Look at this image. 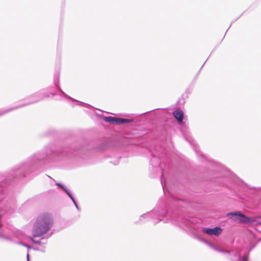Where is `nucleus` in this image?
Returning a JSON list of instances; mask_svg holds the SVG:
<instances>
[{
  "instance_id": "a878e982",
  "label": "nucleus",
  "mask_w": 261,
  "mask_h": 261,
  "mask_svg": "<svg viewBox=\"0 0 261 261\" xmlns=\"http://www.w3.org/2000/svg\"><path fill=\"white\" fill-rule=\"evenodd\" d=\"M78 102L80 103H83V102H82L81 101H78Z\"/></svg>"
},
{
  "instance_id": "a211bd4d",
  "label": "nucleus",
  "mask_w": 261,
  "mask_h": 261,
  "mask_svg": "<svg viewBox=\"0 0 261 261\" xmlns=\"http://www.w3.org/2000/svg\"><path fill=\"white\" fill-rule=\"evenodd\" d=\"M206 244L213 249L214 250L215 249L216 246L214 244L207 242H206Z\"/></svg>"
},
{
  "instance_id": "20e7f679",
  "label": "nucleus",
  "mask_w": 261,
  "mask_h": 261,
  "mask_svg": "<svg viewBox=\"0 0 261 261\" xmlns=\"http://www.w3.org/2000/svg\"><path fill=\"white\" fill-rule=\"evenodd\" d=\"M48 95L46 93L45 90H41L33 95H32L30 97V100L27 102L22 103L20 105L17 106L16 107H11L9 109H5V110H0V116L10 112L13 111L15 109H18L19 108L24 107L25 106H27L28 105H30L32 103H34L39 101L43 99L45 97H48Z\"/></svg>"
},
{
  "instance_id": "aec40b11",
  "label": "nucleus",
  "mask_w": 261,
  "mask_h": 261,
  "mask_svg": "<svg viewBox=\"0 0 261 261\" xmlns=\"http://www.w3.org/2000/svg\"><path fill=\"white\" fill-rule=\"evenodd\" d=\"M40 250H39L40 251L44 252L45 251V246H42V247H40Z\"/></svg>"
},
{
  "instance_id": "393cba45",
  "label": "nucleus",
  "mask_w": 261,
  "mask_h": 261,
  "mask_svg": "<svg viewBox=\"0 0 261 261\" xmlns=\"http://www.w3.org/2000/svg\"><path fill=\"white\" fill-rule=\"evenodd\" d=\"M257 223L259 224H261V221H258L257 222Z\"/></svg>"
},
{
  "instance_id": "9d476101",
  "label": "nucleus",
  "mask_w": 261,
  "mask_h": 261,
  "mask_svg": "<svg viewBox=\"0 0 261 261\" xmlns=\"http://www.w3.org/2000/svg\"><path fill=\"white\" fill-rule=\"evenodd\" d=\"M174 117L178 120L179 122L182 121L184 113L181 110H175L173 112Z\"/></svg>"
},
{
  "instance_id": "423d86ee",
  "label": "nucleus",
  "mask_w": 261,
  "mask_h": 261,
  "mask_svg": "<svg viewBox=\"0 0 261 261\" xmlns=\"http://www.w3.org/2000/svg\"><path fill=\"white\" fill-rule=\"evenodd\" d=\"M202 232L210 236H218L222 232V229L218 226L213 228L204 227L202 228Z\"/></svg>"
},
{
  "instance_id": "dca6fc26",
  "label": "nucleus",
  "mask_w": 261,
  "mask_h": 261,
  "mask_svg": "<svg viewBox=\"0 0 261 261\" xmlns=\"http://www.w3.org/2000/svg\"><path fill=\"white\" fill-rule=\"evenodd\" d=\"M30 239L31 240V241H33V243H36V244H37L39 245H43V243L42 242H41L40 241H35L33 238H30Z\"/></svg>"
},
{
  "instance_id": "b1692460",
  "label": "nucleus",
  "mask_w": 261,
  "mask_h": 261,
  "mask_svg": "<svg viewBox=\"0 0 261 261\" xmlns=\"http://www.w3.org/2000/svg\"><path fill=\"white\" fill-rule=\"evenodd\" d=\"M75 207L76 208L77 210H80V208L77 205H76Z\"/></svg>"
},
{
  "instance_id": "6e6552de",
  "label": "nucleus",
  "mask_w": 261,
  "mask_h": 261,
  "mask_svg": "<svg viewBox=\"0 0 261 261\" xmlns=\"http://www.w3.org/2000/svg\"><path fill=\"white\" fill-rule=\"evenodd\" d=\"M56 185L62 188L63 190L66 193V194L70 197V198L71 199V200H72V201L73 202V203H74L75 206H76V205H77L76 202H75V201L74 200L73 196H72V192L67 188H66L65 186H64L63 185H62L60 183H57Z\"/></svg>"
},
{
  "instance_id": "1a4fd4ad",
  "label": "nucleus",
  "mask_w": 261,
  "mask_h": 261,
  "mask_svg": "<svg viewBox=\"0 0 261 261\" xmlns=\"http://www.w3.org/2000/svg\"><path fill=\"white\" fill-rule=\"evenodd\" d=\"M54 83H55V85L57 86L59 88V90L60 91V92L62 93V94H63V95H64V97L69 99H71L72 100H74V101H75V100H74V99H73L72 98H71V97H70L69 96L67 95L66 93H65L59 87V74L58 73H57L55 77H54Z\"/></svg>"
},
{
  "instance_id": "6ab92c4d",
  "label": "nucleus",
  "mask_w": 261,
  "mask_h": 261,
  "mask_svg": "<svg viewBox=\"0 0 261 261\" xmlns=\"http://www.w3.org/2000/svg\"><path fill=\"white\" fill-rule=\"evenodd\" d=\"M173 200L175 202L177 203V204H179V202L181 201L180 199L175 198H173Z\"/></svg>"
},
{
  "instance_id": "39448f33",
  "label": "nucleus",
  "mask_w": 261,
  "mask_h": 261,
  "mask_svg": "<svg viewBox=\"0 0 261 261\" xmlns=\"http://www.w3.org/2000/svg\"><path fill=\"white\" fill-rule=\"evenodd\" d=\"M228 217L233 220L240 221L244 223H253V220L252 218L245 216L240 212H230L227 214Z\"/></svg>"
},
{
  "instance_id": "4468645a",
  "label": "nucleus",
  "mask_w": 261,
  "mask_h": 261,
  "mask_svg": "<svg viewBox=\"0 0 261 261\" xmlns=\"http://www.w3.org/2000/svg\"><path fill=\"white\" fill-rule=\"evenodd\" d=\"M132 121L131 120L128 119L121 118V124L128 123Z\"/></svg>"
},
{
  "instance_id": "4be33fe9",
  "label": "nucleus",
  "mask_w": 261,
  "mask_h": 261,
  "mask_svg": "<svg viewBox=\"0 0 261 261\" xmlns=\"http://www.w3.org/2000/svg\"><path fill=\"white\" fill-rule=\"evenodd\" d=\"M33 248L34 250H37V251H39V250H40V248L39 247H33Z\"/></svg>"
},
{
  "instance_id": "f03ea898",
  "label": "nucleus",
  "mask_w": 261,
  "mask_h": 261,
  "mask_svg": "<svg viewBox=\"0 0 261 261\" xmlns=\"http://www.w3.org/2000/svg\"><path fill=\"white\" fill-rule=\"evenodd\" d=\"M176 215L175 213H170L164 208H155L141 215L139 218V221L143 222L145 220H152L154 223L163 221L164 223H172L182 228H191L192 227L193 219H190L181 216H177Z\"/></svg>"
},
{
  "instance_id": "f257e3e1",
  "label": "nucleus",
  "mask_w": 261,
  "mask_h": 261,
  "mask_svg": "<svg viewBox=\"0 0 261 261\" xmlns=\"http://www.w3.org/2000/svg\"><path fill=\"white\" fill-rule=\"evenodd\" d=\"M71 156L72 154L69 152L68 149L54 150L50 148H47L44 150L35 153L29 158L25 163L16 168L14 170V174L15 176L21 175L24 177L25 172L27 173L31 168L34 167L42 161L49 162L60 161Z\"/></svg>"
},
{
  "instance_id": "f3484780",
  "label": "nucleus",
  "mask_w": 261,
  "mask_h": 261,
  "mask_svg": "<svg viewBox=\"0 0 261 261\" xmlns=\"http://www.w3.org/2000/svg\"><path fill=\"white\" fill-rule=\"evenodd\" d=\"M18 244L24 246V247H27L28 249H30V248H32V247L30 246V245L27 244H25V243H23L22 242H19Z\"/></svg>"
},
{
  "instance_id": "ddd939ff",
  "label": "nucleus",
  "mask_w": 261,
  "mask_h": 261,
  "mask_svg": "<svg viewBox=\"0 0 261 261\" xmlns=\"http://www.w3.org/2000/svg\"><path fill=\"white\" fill-rule=\"evenodd\" d=\"M214 250L220 252H222V253H227V254H229V253L230 252V251H229V250L220 249L218 247H217V246H216L215 249Z\"/></svg>"
},
{
  "instance_id": "412c9836",
  "label": "nucleus",
  "mask_w": 261,
  "mask_h": 261,
  "mask_svg": "<svg viewBox=\"0 0 261 261\" xmlns=\"http://www.w3.org/2000/svg\"><path fill=\"white\" fill-rule=\"evenodd\" d=\"M163 176V173H162V176H161V184H162V187H163V189H164V184H163V181H162V177Z\"/></svg>"
},
{
  "instance_id": "f8f14e48",
  "label": "nucleus",
  "mask_w": 261,
  "mask_h": 261,
  "mask_svg": "<svg viewBox=\"0 0 261 261\" xmlns=\"http://www.w3.org/2000/svg\"><path fill=\"white\" fill-rule=\"evenodd\" d=\"M115 119V117H111V116L105 117L103 118V120L106 122H109L110 123H114Z\"/></svg>"
},
{
  "instance_id": "9b49d317",
  "label": "nucleus",
  "mask_w": 261,
  "mask_h": 261,
  "mask_svg": "<svg viewBox=\"0 0 261 261\" xmlns=\"http://www.w3.org/2000/svg\"><path fill=\"white\" fill-rule=\"evenodd\" d=\"M151 162L153 166L157 167L160 166V159L159 158L155 156V155H153L151 158Z\"/></svg>"
},
{
  "instance_id": "0eeeda50",
  "label": "nucleus",
  "mask_w": 261,
  "mask_h": 261,
  "mask_svg": "<svg viewBox=\"0 0 261 261\" xmlns=\"http://www.w3.org/2000/svg\"><path fill=\"white\" fill-rule=\"evenodd\" d=\"M230 253H232V255L233 256L232 258H230L231 261H234V259L233 258H238L237 261H248V255H244L242 256L241 255L240 252L239 251H236L234 252H233L232 251H230Z\"/></svg>"
},
{
  "instance_id": "2eb2a0df",
  "label": "nucleus",
  "mask_w": 261,
  "mask_h": 261,
  "mask_svg": "<svg viewBox=\"0 0 261 261\" xmlns=\"http://www.w3.org/2000/svg\"><path fill=\"white\" fill-rule=\"evenodd\" d=\"M121 118L115 117L114 123L115 124H121Z\"/></svg>"
},
{
  "instance_id": "7ed1b4c3",
  "label": "nucleus",
  "mask_w": 261,
  "mask_h": 261,
  "mask_svg": "<svg viewBox=\"0 0 261 261\" xmlns=\"http://www.w3.org/2000/svg\"><path fill=\"white\" fill-rule=\"evenodd\" d=\"M53 224V218L48 213H43L36 218L32 229L34 237H40L46 233Z\"/></svg>"
},
{
  "instance_id": "5701e85b",
  "label": "nucleus",
  "mask_w": 261,
  "mask_h": 261,
  "mask_svg": "<svg viewBox=\"0 0 261 261\" xmlns=\"http://www.w3.org/2000/svg\"><path fill=\"white\" fill-rule=\"evenodd\" d=\"M27 260H28V261H30V260H29V253H28H28H27Z\"/></svg>"
}]
</instances>
